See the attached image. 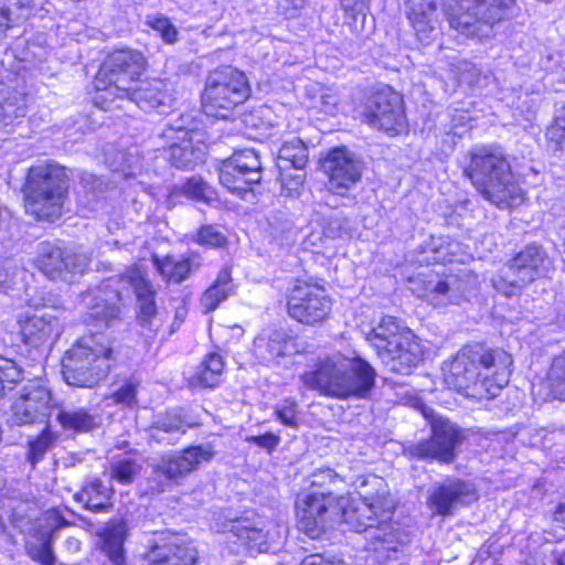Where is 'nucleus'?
Wrapping results in <instances>:
<instances>
[{
	"mask_svg": "<svg viewBox=\"0 0 565 565\" xmlns=\"http://www.w3.org/2000/svg\"><path fill=\"white\" fill-rule=\"evenodd\" d=\"M354 486L361 502L339 495L338 504L334 505L335 516L341 518L352 531L365 533V550L377 564L385 565L398 559L405 544V534L393 522L396 502L386 481L375 475L360 476Z\"/></svg>",
	"mask_w": 565,
	"mask_h": 565,
	"instance_id": "nucleus-1",
	"label": "nucleus"
},
{
	"mask_svg": "<svg viewBox=\"0 0 565 565\" xmlns=\"http://www.w3.org/2000/svg\"><path fill=\"white\" fill-rule=\"evenodd\" d=\"M132 288L137 302L139 326L152 338L161 328L154 301L156 291L146 278L145 271L137 265L126 269L120 276L109 277L99 285L88 288L81 296L85 308L84 322L97 332L110 328L120 317V303Z\"/></svg>",
	"mask_w": 565,
	"mask_h": 565,
	"instance_id": "nucleus-2",
	"label": "nucleus"
},
{
	"mask_svg": "<svg viewBox=\"0 0 565 565\" xmlns=\"http://www.w3.org/2000/svg\"><path fill=\"white\" fill-rule=\"evenodd\" d=\"M513 359L503 350H491L480 343L460 349L443 369L444 382L458 393L491 399L508 385Z\"/></svg>",
	"mask_w": 565,
	"mask_h": 565,
	"instance_id": "nucleus-3",
	"label": "nucleus"
},
{
	"mask_svg": "<svg viewBox=\"0 0 565 565\" xmlns=\"http://www.w3.org/2000/svg\"><path fill=\"white\" fill-rule=\"evenodd\" d=\"M374 367L362 358L333 356L302 374L303 384L338 398H366L375 384Z\"/></svg>",
	"mask_w": 565,
	"mask_h": 565,
	"instance_id": "nucleus-4",
	"label": "nucleus"
},
{
	"mask_svg": "<svg viewBox=\"0 0 565 565\" xmlns=\"http://www.w3.org/2000/svg\"><path fill=\"white\" fill-rule=\"evenodd\" d=\"M463 172L492 204L508 209L522 202V190L513 180L511 166L501 151L491 147L472 149Z\"/></svg>",
	"mask_w": 565,
	"mask_h": 565,
	"instance_id": "nucleus-5",
	"label": "nucleus"
},
{
	"mask_svg": "<svg viewBox=\"0 0 565 565\" xmlns=\"http://www.w3.org/2000/svg\"><path fill=\"white\" fill-rule=\"evenodd\" d=\"M117 344L102 334L79 339L62 361L65 382L76 387H94L104 380L118 362Z\"/></svg>",
	"mask_w": 565,
	"mask_h": 565,
	"instance_id": "nucleus-6",
	"label": "nucleus"
},
{
	"mask_svg": "<svg viewBox=\"0 0 565 565\" xmlns=\"http://www.w3.org/2000/svg\"><path fill=\"white\" fill-rule=\"evenodd\" d=\"M365 339L390 372L408 374L422 359V350L415 335L395 317L382 318L365 334Z\"/></svg>",
	"mask_w": 565,
	"mask_h": 565,
	"instance_id": "nucleus-7",
	"label": "nucleus"
},
{
	"mask_svg": "<svg viewBox=\"0 0 565 565\" xmlns=\"http://www.w3.org/2000/svg\"><path fill=\"white\" fill-rule=\"evenodd\" d=\"M145 57L138 51L119 50L111 53L100 66L94 79V104L105 110L119 108L116 99H124L131 85L137 84L145 71Z\"/></svg>",
	"mask_w": 565,
	"mask_h": 565,
	"instance_id": "nucleus-8",
	"label": "nucleus"
},
{
	"mask_svg": "<svg viewBox=\"0 0 565 565\" xmlns=\"http://www.w3.org/2000/svg\"><path fill=\"white\" fill-rule=\"evenodd\" d=\"M67 189V174L64 167L49 162L31 167L24 186L26 213L34 215L38 220L58 217Z\"/></svg>",
	"mask_w": 565,
	"mask_h": 565,
	"instance_id": "nucleus-9",
	"label": "nucleus"
},
{
	"mask_svg": "<svg viewBox=\"0 0 565 565\" xmlns=\"http://www.w3.org/2000/svg\"><path fill=\"white\" fill-rule=\"evenodd\" d=\"M516 0H443L451 29L467 38L488 36L491 25L509 18Z\"/></svg>",
	"mask_w": 565,
	"mask_h": 565,
	"instance_id": "nucleus-10",
	"label": "nucleus"
},
{
	"mask_svg": "<svg viewBox=\"0 0 565 565\" xmlns=\"http://www.w3.org/2000/svg\"><path fill=\"white\" fill-rule=\"evenodd\" d=\"M551 266L552 260L541 244H526L493 276L492 286L507 297L516 296Z\"/></svg>",
	"mask_w": 565,
	"mask_h": 565,
	"instance_id": "nucleus-11",
	"label": "nucleus"
},
{
	"mask_svg": "<svg viewBox=\"0 0 565 565\" xmlns=\"http://www.w3.org/2000/svg\"><path fill=\"white\" fill-rule=\"evenodd\" d=\"M245 74L232 66L212 71L205 82L202 105L206 115L227 118L228 114L249 96Z\"/></svg>",
	"mask_w": 565,
	"mask_h": 565,
	"instance_id": "nucleus-12",
	"label": "nucleus"
},
{
	"mask_svg": "<svg viewBox=\"0 0 565 565\" xmlns=\"http://www.w3.org/2000/svg\"><path fill=\"white\" fill-rule=\"evenodd\" d=\"M463 431L445 418L431 420L429 438L411 444L406 451L411 457L420 460H436L440 463H451L456 459V449L463 441Z\"/></svg>",
	"mask_w": 565,
	"mask_h": 565,
	"instance_id": "nucleus-13",
	"label": "nucleus"
},
{
	"mask_svg": "<svg viewBox=\"0 0 565 565\" xmlns=\"http://www.w3.org/2000/svg\"><path fill=\"white\" fill-rule=\"evenodd\" d=\"M262 161L253 149L235 151L232 157L224 160L220 167L218 178L221 184L233 194L243 200L252 194L250 185L262 180Z\"/></svg>",
	"mask_w": 565,
	"mask_h": 565,
	"instance_id": "nucleus-14",
	"label": "nucleus"
},
{
	"mask_svg": "<svg viewBox=\"0 0 565 565\" xmlns=\"http://www.w3.org/2000/svg\"><path fill=\"white\" fill-rule=\"evenodd\" d=\"M331 306L326 289L307 281L297 280L287 295L288 315L302 324L322 322L329 316Z\"/></svg>",
	"mask_w": 565,
	"mask_h": 565,
	"instance_id": "nucleus-15",
	"label": "nucleus"
},
{
	"mask_svg": "<svg viewBox=\"0 0 565 565\" xmlns=\"http://www.w3.org/2000/svg\"><path fill=\"white\" fill-rule=\"evenodd\" d=\"M35 264L47 278L71 281L74 275L83 274L88 267V257L73 249H62L50 242H42L38 246Z\"/></svg>",
	"mask_w": 565,
	"mask_h": 565,
	"instance_id": "nucleus-16",
	"label": "nucleus"
},
{
	"mask_svg": "<svg viewBox=\"0 0 565 565\" xmlns=\"http://www.w3.org/2000/svg\"><path fill=\"white\" fill-rule=\"evenodd\" d=\"M362 116L371 127L387 134H397L405 121L403 99L391 89L376 92L369 97Z\"/></svg>",
	"mask_w": 565,
	"mask_h": 565,
	"instance_id": "nucleus-17",
	"label": "nucleus"
},
{
	"mask_svg": "<svg viewBox=\"0 0 565 565\" xmlns=\"http://www.w3.org/2000/svg\"><path fill=\"white\" fill-rule=\"evenodd\" d=\"M328 174V189L334 194L344 195L360 181L363 162L345 147L331 149L322 161Z\"/></svg>",
	"mask_w": 565,
	"mask_h": 565,
	"instance_id": "nucleus-18",
	"label": "nucleus"
},
{
	"mask_svg": "<svg viewBox=\"0 0 565 565\" xmlns=\"http://www.w3.org/2000/svg\"><path fill=\"white\" fill-rule=\"evenodd\" d=\"M339 497L329 493H310L296 503L298 529L311 539H317L324 531L329 520L335 516L334 505Z\"/></svg>",
	"mask_w": 565,
	"mask_h": 565,
	"instance_id": "nucleus-19",
	"label": "nucleus"
},
{
	"mask_svg": "<svg viewBox=\"0 0 565 565\" xmlns=\"http://www.w3.org/2000/svg\"><path fill=\"white\" fill-rule=\"evenodd\" d=\"M51 402L50 390L39 381H30L14 399L9 422L17 426L42 422L49 416Z\"/></svg>",
	"mask_w": 565,
	"mask_h": 565,
	"instance_id": "nucleus-20",
	"label": "nucleus"
},
{
	"mask_svg": "<svg viewBox=\"0 0 565 565\" xmlns=\"http://www.w3.org/2000/svg\"><path fill=\"white\" fill-rule=\"evenodd\" d=\"M214 454L210 444L190 446L181 452L162 457L153 473L158 477L163 476L167 482H178L196 470L201 463L211 461Z\"/></svg>",
	"mask_w": 565,
	"mask_h": 565,
	"instance_id": "nucleus-21",
	"label": "nucleus"
},
{
	"mask_svg": "<svg viewBox=\"0 0 565 565\" xmlns=\"http://www.w3.org/2000/svg\"><path fill=\"white\" fill-rule=\"evenodd\" d=\"M423 286L419 296L431 305H459L466 298L470 281L455 274H429L420 280Z\"/></svg>",
	"mask_w": 565,
	"mask_h": 565,
	"instance_id": "nucleus-22",
	"label": "nucleus"
},
{
	"mask_svg": "<svg viewBox=\"0 0 565 565\" xmlns=\"http://www.w3.org/2000/svg\"><path fill=\"white\" fill-rule=\"evenodd\" d=\"M478 499L475 486L458 478H447L436 483L429 495L434 511L439 515H451L457 507L468 505Z\"/></svg>",
	"mask_w": 565,
	"mask_h": 565,
	"instance_id": "nucleus-23",
	"label": "nucleus"
},
{
	"mask_svg": "<svg viewBox=\"0 0 565 565\" xmlns=\"http://www.w3.org/2000/svg\"><path fill=\"white\" fill-rule=\"evenodd\" d=\"M299 352L297 339L285 329L262 333L254 340V354L262 363L278 362Z\"/></svg>",
	"mask_w": 565,
	"mask_h": 565,
	"instance_id": "nucleus-24",
	"label": "nucleus"
},
{
	"mask_svg": "<svg viewBox=\"0 0 565 565\" xmlns=\"http://www.w3.org/2000/svg\"><path fill=\"white\" fill-rule=\"evenodd\" d=\"M224 534L227 543L236 546V553L256 555L269 548L267 532L248 520L232 521Z\"/></svg>",
	"mask_w": 565,
	"mask_h": 565,
	"instance_id": "nucleus-25",
	"label": "nucleus"
},
{
	"mask_svg": "<svg viewBox=\"0 0 565 565\" xmlns=\"http://www.w3.org/2000/svg\"><path fill=\"white\" fill-rule=\"evenodd\" d=\"M192 425L185 419L180 411L171 409L158 414L150 427V438L157 443L173 445L181 435H184Z\"/></svg>",
	"mask_w": 565,
	"mask_h": 565,
	"instance_id": "nucleus-26",
	"label": "nucleus"
},
{
	"mask_svg": "<svg viewBox=\"0 0 565 565\" xmlns=\"http://www.w3.org/2000/svg\"><path fill=\"white\" fill-rule=\"evenodd\" d=\"M21 335L25 344L34 348L50 344L60 337L58 321L51 316L34 315L21 324Z\"/></svg>",
	"mask_w": 565,
	"mask_h": 565,
	"instance_id": "nucleus-27",
	"label": "nucleus"
},
{
	"mask_svg": "<svg viewBox=\"0 0 565 565\" xmlns=\"http://www.w3.org/2000/svg\"><path fill=\"white\" fill-rule=\"evenodd\" d=\"M407 17L418 40L428 43L436 35V3L433 0H408Z\"/></svg>",
	"mask_w": 565,
	"mask_h": 565,
	"instance_id": "nucleus-28",
	"label": "nucleus"
},
{
	"mask_svg": "<svg viewBox=\"0 0 565 565\" xmlns=\"http://www.w3.org/2000/svg\"><path fill=\"white\" fill-rule=\"evenodd\" d=\"M113 489L105 486L98 478L87 479L74 499L85 509L95 513L108 512L111 508Z\"/></svg>",
	"mask_w": 565,
	"mask_h": 565,
	"instance_id": "nucleus-29",
	"label": "nucleus"
},
{
	"mask_svg": "<svg viewBox=\"0 0 565 565\" xmlns=\"http://www.w3.org/2000/svg\"><path fill=\"white\" fill-rule=\"evenodd\" d=\"M169 145V161L177 169L191 170L203 162L204 150L193 143V137H178V140L167 141Z\"/></svg>",
	"mask_w": 565,
	"mask_h": 565,
	"instance_id": "nucleus-30",
	"label": "nucleus"
},
{
	"mask_svg": "<svg viewBox=\"0 0 565 565\" xmlns=\"http://www.w3.org/2000/svg\"><path fill=\"white\" fill-rule=\"evenodd\" d=\"M149 565H194L198 552L194 547L185 545L154 546L148 553Z\"/></svg>",
	"mask_w": 565,
	"mask_h": 565,
	"instance_id": "nucleus-31",
	"label": "nucleus"
},
{
	"mask_svg": "<svg viewBox=\"0 0 565 565\" xmlns=\"http://www.w3.org/2000/svg\"><path fill=\"white\" fill-rule=\"evenodd\" d=\"M56 420L64 430L73 433H89L99 426V419L95 414L76 406L60 407Z\"/></svg>",
	"mask_w": 565,
	"mask_h": 565,
	"instance_id": "nucleus-32",
	"label": "nucleus"
},
{
	"mask_svg": "<svg viewBox=\"0 0 565 565\" xmlns=\"http://www.w3.org/2000/svg\"><path fill=\"white\" fill-rule=\"evenodd\" d=\"M160 81H141L138 85H131L129 94H124V99L135 103L140 109L150 111L158 109L163 104L164 94Z\"/></svg>",
	"mask_w": 565,
	"mask_h": 565,
	"instance_id": "nucleus-33",
	"label": "nucleus"
},
{
	"mask_svg": "<svg viewBox=\"0 0 565 565\" xmlns=\"http://www.w3.org/2000/svg\"><path fill=\"white\" fill-rule=\"evenodd\" d=\"M25 115V95L15 87L0 84V130Z\"/></svg>",
	"mask_w": 565,
	"mask_h": 565,
	"instance_id": "nucleus-34",
	"label": "nucleus"
},
{
	"mask_svg": "<svg viewBox=\"0 0 565 565\" xmlns=\"http://www.w3.org/2000/svg\"><path fill=\"white\" fill-rule=\"evenodd\" d=\"M125 525L120 522H110L100 535L102 550L114 565H122L125 563Z\"/></svg>",
	"mask_w": 565,
	"mask_h": 565,
	"instance_id": "nucleus-35",
	"label": "nucleus"
},
{
	"mask_svg": "<svg viewBox=\"0 0 565 565\" xmlns=\"http://www.w3.org/2000/svg\"><path fill=\"white\" fill-rule=\"evenodd\" d=\"M308 162V148L300 138H291L282 143L277 158V168L286 171L294 168L302 170Z\"/></svg>",
	"mask_w": 565,
	"mask_h": 565,
	"instance_id": "nucleus-36",
	"label": "nucleus"
},
{
	"mask_svg": "<svg viewBox=\"0 0 565 565\" xmlns=\"http://www.w3.org/2000/svg\"><path fill=\"white\" fill-rule=\"evenodd\" d=\"M233 291L231 273L227 268L222 269L214 284L210 286L201 297V307L204 313L215 310Z\"/></svg>",
	"mask_w": 565,
	"mask_h": 565,
	"instance_id": "nucleus-37",
	"label": "nucleus"
},
{
	"mask_svg": "<svg viewBox=\"0 0 565 565\" xmlns=\"http://www.w3.org/2000/svg\"><path fill=\"white\" fill-rule=\"evenodd\" d=\"M224 365L223 358L218 353H209L198 365L192 383L204 387L216 386L221 381Z\"/></svg>",
	"mask_w": 565,
	"mask_h": 565,
	"instance_id": "nucleus-38",
	"label": "nucleus"
},
{
	"mask_svg": "<svg viewBox=\"0 0 565 565\" xmlns=\"http://www.w3.org/2000/svg\"><path fill=\"white\" fill-rule=\"evenodd\" d=\"M47 520L51 526L50 534L42 540L39 545L30 547V555L33 559L39 561L42 565H53L54 564V555L51 547V543L55 536V532L68 525V522L65 521L61 515L55 511L47 512Z\"/></svg>",
	"mask_w": 565,
	"mask_h": 565,
	"instance_id": "nucleus-39",
	"label": "nucleus"
},
{
	"mask_svg": "<svg viewBox=\"0 0 565 565\" xmlns=\"http://www.w3.org/2000/svg\"><path fill=\"white\" fill-rule=\"evenodd\" d=\"M153 263L157 270L163 277L174 282H181L186 279L192 268V263L188 258L175 260L172 256H166L162 259L154 256Z\"/></svg>",
	"mask_w": 565,
	"mask_h": 565,
	"instance_id": "nucleus-40",
	"label": "nucleus"
},
{
	"mask_svg": "<svg viewBox=\"0 0 565 565\" xmlns=\"http://www.w3.org/2000/svg\"><path fill=\"white\" fill-rule=\"evenodd\" d=\"M340 4L348 17L353 22H347L345 24L351 29L353 34L352 39L358 44L361 41V32L363 29V22L365 20V11L367 9V0H339Z\"/></svg>",
	"mask_w": 565,
	"mask_h": 565,
	"instance_id": "nucleus-41",
	"label": "nucleus"
},
{
	"mask_svg": "<svg viewBox=\"0 0 565 565\" xmlns=\"http://www.w3.org/2000/svg\"><path fill=\"white\" fill-rule=\"evenodd\" d=\"M430 245L436 262H463V258L459 257L460 244L449 236L431 237Z\"/></svg>",
	"mask_w": 565,
	"mask_h": 565,
	"instance_id": "nucleus-42",
	"label": "nucleus"
},
{
	"mask_svg": "<svg viewBox=\"0 0 565 565\" xmlns=\"http://www.w3.org/2000/svg\"><path fill=\"white\" fill-rule=\"evenodd\" d=\"M196 134V122L190 115H181L169 122L160 134L166 142L178 140V137L191 138Z\"/></svg>",
	"mask_w": 565,
	"mask_h": 565,
	"instance_id": "nucleus-43",
	"label": "nucleus"
},
{
	"mask_svg": "<svg viewBox=\"0 0 565 565\" xmlns=\"http://www.w3.org/2000/svg\"><path fill=\"white\" fill-rule=\"evenodd\" d=\"M547 382L554 398L565 401V352L554 358L547 374Z\"/></svg>",
	"mask_w": 565,
	"mask_h": 565,
	"instance_id": "nucleus-44",
	"label": "nucleus"
},
{
	"mask_svg": "<svg viewBox=\"0 0 565 565\" xmlns=\"http://www.w3.org/2000/svg\"><path fill=\"white\" fill-rule=\"evenodd\" d=\"M29 3L30 0H0V34L6 32L17 20L23 18L22 11Z\"/></svg>",
	"mask_w": 565,
	"mask_h": 565,
	"instance_id": "nucleus-45",
	"label": "nucleus"
},
{
	"mask_svg": "<svg viewBox=\"0 0 565 565\" xmlns=\"http://www.w3.org/2000/svg\"><path fill=\"white\" fill-rule=\"evenodd\" d=\"M550 150L565 152V105L557 111L553 124L546 130Z\"/></svg>",
	"mask_w": 565,
	"mask_h": 565,
	"instance_id": "nucleus-46",
	"label": "nucleus"
},
{
	"mask_svg": "<svg viewBox=\"0 0 565 565\" xmlns=\"http://www.w3.org/2000/svg\"><path fill=\"white\" fill-rule=\"evenodd\" d=\"M146 24L156 31L167 44H174L178 41V30L172 22L162 14H149Z\"/></svg>",
	"mask_w": 565,
	"mask_h": 565,
	"instance_id": "nucleus-47",
	"label": "nucleus"
},
{
	"mask_svg": "<svg viewBox=\"0 0 565 565\" xmlns=\"http://www.w3.org/2000/svg\"><path fill=\"white\" fill-rule=\"evenodd\" d=\"M55 439V435L49 428H45L35 439L29 441L28 460L32 467L43 458L45 452L53 446Z\"/></svg>",
	"mask_w": 565,
	"mask_h": 565,
	"instance_id": "nucleus-48",
	"label": "nucleus"
},
{
	"mask_svg": "<svg viewBox=\"0 0 565 565\" xmlns=\"http://www.w3.org/2000/svg\"><path fill=\"white\" fill-rule=\"evenodd\" d=\"M141 466L136 460L122 458L110 466V476L113 479L124 483H131L139 475Z\"/></svg>",
	"mask_w": 565,
	"mask_h": 565,
	"instance_id": "nucleus-49",
	"label": "nucleus"
},
{
	"mask_svg": "<svg viewBox=\"0 0 565 565\" xmlns=\"http://www.w3.org/2000/svg\"><path fill=\"white\" fill-rule=\"evenodd\" d=\"M181 192L188 198L202 202H210L214 195L212 188L201 177L188 179L182 184Z\"/></svg>",
	"mask_w": 565,
	"mask_h": 565,
	"instance_id": "nucleus-50",
	"label": "nucleus"
},
{
	"mask_svg": "<svg viewBox=\"0 0 565 565\" xmlns=\"http://www.w3.org/2000/svg\"><path fill=\"white\" fill-rule=\"evenodd\" d=\"M194 241L206 247H223L227 243L225 234L215 225L201 226L194 237Z\"/></svg>",
	"mask_w": 565,
	"mask_h": 565,
	"instance_id": "nucleus-51",
	"label": "nucleus"
},
{
	"mask_svg": "<svg viewBox=\"0 0 565 565\" xmlns=\"http://www.w3.org/2000/svg\"><path fill=\"white\" fill-rule=\"evenodd\" d=\"M350 221L344 216L342 211H332L323 227L326 236L335 238L350 235Z\"/></svg>",
	"mask_w": 565,
	"mask_h": 565,
	"instance_id": "nucleus-52",
	"label": "nucleus"
},
{
	"mask_svg": "<svg viewBox=\"0 0 565 565\" xmlns=\"http://www.w3.org/2000/svg\"><path fill=\"white\" fill-rule=\"evenodd\" d=\"M277 419L292 428L298 427V416H297V405L294 402L285 401L281 405H279L276 411Z\"/></svg>",
	"mask_w": 565,
	"mask_h": 565,
	"instance_id": "nucleus-53",
	"label": "nucleus"
},
{
	"mask_svg": "<svg viewBox=\"0 0 565 565\" xmlns=\"http://www.w3.org/2000/svg\"><path fill=\"white\" fill-rule=\"evenodd\" d=\"M22 376L21 369L14 361L0 358V380L6 384H15Z\"/></svg>",
	"mask_w": 565,
	"mask_h": 565,
	"instance_id": "nucleus-54",
	"label": "nucleus"
},
{
	"mask_svg": "<svg viewBox=\"0 0 565 565\" xmlns=\"http://www.w3.org/2000/svg\"><path fill=\"white\" fill-rule=\"evenodd\" d=\"M338 95L329 89H324L319 95L316 106L320 109L321 113L333 116L338 111Z\"/></svg>",
	"mask_w": 565,
	"mask_h": 565,
	"instance_id": "nucleus-55",
	"label": "nucleus"
},
{
	"mask_svg": "<svg viewBox=\"0 0 565 565\" xmlns=\"http://www.w3.org/2000/svg\"><path fill=\"white\" fill-rule=\"evenodd\" d=\"M245 440L249 444H254L263 449H266L268 454H271L280 443V437L274 433H266L260 436H247Z\"/></svg>",
	"mask_w": 565,
	"mask_h": 565,
	"instance_id": "nucleus-56",
	"label": "nucleus"
},
{
	"mask_svg": "<svg viewBox=\"0 0 565 565\" xmlns=\"http://www.w3.org/2000/svg\"><path fill=\"white\" fill-rule=\"evenodd\" d=\"M305 181V174L297 172L295 174H288L285 171H280L281 188L287 195H292L302 185Z\"/></svg>",
	"mask_w": 565,
	"mask_h": 565,
	"instance_id": "nucleus-57",
	"label": "nucleus"
},
{
	"mask_svg": "<svg viewBox=\"0 0 565 565\" xmlns=\"http://www.w3.org/2000/svg\"><path fill=\"white\" fill-rule=\"evenodd\" d=\"M136 393V386L132 383H127L115 392L114 399L117 404L130 406L135 403Z\"/></svg>",
	"mask_w": 565,
	"mask_h": 565,
	"instance_id": "nucleus-58",
	"label": "nucleus"
},
{
	"mask_svg": "<svg viewBox=\"0 0 565 565\" xmlns=\"http://www.w3.org/2000/svg\"><path fill=\"white\" fill-rule=\"evenodd\" d=\"M300 565H345L341 561H328L320 554H312L306 556Z\"/></svg>",
	"mask_w": 565,
	"mask_h": 565,
	"instance_id": "nucleus-59",
	"label": "nucleus"
},
{
	"mask_svg": "<svg viewBox=\"0 0 565 565\" xmlns=\"http://www.w3.org/2000/svg\"><path fill=\"white\" fill-rule=\"evenodd\" d=\"M339 476L335 473L334 470L327 468L319 470V472L313 473V480L312 484L323 483L326 480H329L330 482H335L338 480Z\"/></svg>",
	"mask_w": 565,
	"mask_h": 565,
	"instance_id": "nucleus-60",
	"label": "nucleus"
},
{
	"mask_svg": "<svg viewBox=\"0 0 565 565\" xmlns=\"http://www.w3.org/2000/svg\"><path fill=\"white\" fill-rule=\"evenodd\" d=\"M465 71L459 74V82L467 83L469 85L473 84L475 76H476V70L470 66L468 63H463Z\"/></svg>",
	"mask_w": 565,
	"mask_h": 565,
	"instance_id": "nucleus-61",
	"label": "nucleus"
},
{
	"mask_svg": "<svg viewBox=\"0 0 565 565\" xmlns=\"http://www.w3.org/2000/svg\"><path fill=\"white\" fill-rule=\"evenodd\" d=\"M554 521L565 530V501L559 503L554 512Z\"/></svg>",
	"mask_w": 565,
	"mask_h": 565,
	"instance_id": "nucleus-62",
	"label": "nucleus"
},
{
	"mask_svg": "<svg viewBox=\"0 0 565 565\" xmlns=\"http://www.w3.org/2000/svg\"><path fill=\"white\" fill-rule=\"evenodd\" d=\"M65 546L70 552L76 553L81 550V542L75 537H68L65 541Z\"/></svg>",
	"mask_w": 565,
	"mask_h": 565,
	"instance_id": "nucleus-63",
	"label": "nucleus"
},
{
	"mask_svg": "<svg viewBox=\"0 0 565 565\" xmlns=\"http://www.w3.org/2000/svg\"><path fill=\"white\" fill-rule=\"evenodd\" d=\"M554 563L555 565H565V551L554 552Z\"/></svg>",
	"mask_w": 565,
	"mask_h": 565,
	"instance_id": "nucleus-64",
	"label": "nucleus"
}]
</instances>
